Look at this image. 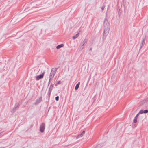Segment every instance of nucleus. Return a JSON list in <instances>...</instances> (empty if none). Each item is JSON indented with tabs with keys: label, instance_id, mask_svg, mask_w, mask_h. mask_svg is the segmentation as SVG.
Instances as JSON below:
<instances>
[{
	"label": "nucleus",
	"instance_id": "nucleus-1",
	"mask_svg": "<svg viewBox=\"0 0 148 148\" xmlns=\"http://www.w3.org/2000/svg\"><path fill=\"white\" fill-rule=\"evenodd\" d=\"M104 34H107L109 32L110 26L107 19H105L103 23Z\"/></svg>",
	"mask_w": 148,
	"mask_h": 148
},
{
	"label": "nucleus",
	"instance_id": "nucleus-2",
	"mask_svg": "<svg viewBox=\"0 0 148 148\" xmlns=\"http://www.w3.org/2000/svg\"><path fill=\"white\" fill-rule=\"evenodd\" d=\"M38 6H39V4H38V2L37 1L32 2L29 5L28 8H26L24 11H25L26 12L27 10L28 9V8L29 9L28 10H29L31 9H33V8H37Z\"/></svg>",
	"mask_w": 148,
	"mask_h": 148
},
{
	"label": "nucleus",
	"instance_id": "nucleus-3",
	"mask_svg": "<svg viewBox=\"0 0 148 148\" xmlns=\"http://www.w3.org/2000/svg\"><path fill=\"white\" fill-rule=\"evenodd\" d=\"M57 69L58 68H54L52 69L49 75V78H50V80L53 78Z\"/></svg>",
	"mask_w": 148,
	"mask_h": 148
},
{
	"label": "nucleus",
	"instance_id": "nucleus-4",
	"mask_svg": "<svg viewBox=\"0 0 148 148\" xmlns=\"http://www.w3.org/2000/svg\"><path fill=\"white\" fill-rule=\"evenodd\" d=\"M45 124L42 123L41 124L40 127V130L41 133H42L45 130Z\"/></svg>",
	"mask_w": 148,
	"mask_h": 148
},
{
	"label": "nucleus",
	"instance_id": "nucleus-5",
	"mask_svg": "<svg viewBox=\"0 0 148 148\" xmlns=\"http://www.w3.org/2000/svg\"><path fill=\"white\" fill-rule=\"evenodd\" d=\"M53 84H51L49 86L48 92V95L49 97L50 96L51 91L52 90L53 87Z\"/></svg>",
	"mask_w": 148,
	"mask_h": 148
},
{
	"label": "nucleus",
	"instance_id": "nucleus-6",
	"mask_svg": "<svg viewBox=\"0 0 148 148\" xmlns=\"http://www.w3.org/2000/svg\"><path fill=\"white\" fill-rule=\"evenodd\" d=\"M45 73V72H43L42 74H40V75L37 76L36 77V80H39L40 79L43 78L44 77Z\"/></svg>",
	"mask_w": 148,
	"mask_h": 148
},
{
	"label": "nucleus",
	"instance_id": "nucleus-7",
	"mask_svg": "<svg viewBox=\"0 0 148 148\" xmlns=\"http://www.w3.org/2000/svg\"><path fill=\"white\" fill-rule=\"evenodd\" d=\"M42 101V97H40L38 99L36 100V102L34 103V104L36 105H38Z\"/></svg>",
	"mask_w": 148,
	"mask_h": 148
},
{
	"label": "nucleus",
	"instance_id": "nucleus-8",
	"mask_svg": "<svg viewBox=\"0 0 148 148\" xmlns=\"http://www.w3.org/2000/svg\"><path fill=\"white\" fill-rule=\"evenodd\" d=\"M145 38H143L142 40V41L140 43V49L142 48L143 46L144 45L145 42Z\"/></svg>",
	"mask_w": 148,
	"mask_h": 148
},
{
	"label": "nucleus",
	"instance_id": "nucleus-9",
	"mask_svg": "<svg viewBox=\"0 0 148 148\" xmlns=\"http://www.w3.org/2000/svg\"><path fill=\"white\" fill-rule=\"evenodd\" d=\"M19 106V104L18 103H16L14 106V107L13 108V110L14 111H15L17 108H18Z\"/></svg>",
	"mask_w": 148,
	"mask_h": 148
},
{
	"label": "nucleus",
	"instance_id": "nucleus-10",
	"mask_svg": "<svg viewBox=\"0 0 148 148\" xmlns=\"http://www.w3.org/2000/svg\"><path fill=\"white\" fill-rule=\"evenodd\" d=\"M85 132L84 131H83L80 134L78 135L77 137V138H79L80 137H82L83 135H84L85 134Z\"/></svg>",
	"mask_w": 148,
	"mask_h": 148
},
{
	"label": "nucleus",
	"instance_id": "nucleus-11",
	"mask_svg": "<svg viewBox=\"0 0 148 148\" xmlns=\"http://www.w3.org/2000/svg\"><path fill=\"white\" fill-rule=\"evenodd\" d=\"M64 45L63 44H61L57 46L56 47V48H57V49H58L62 47Z\"/></svg>",
	"mask_w": 148,
	"mask_h": 148
},
{
	"label": "nucleus",
	"instance_id": "nucleus-12",
	"mask_svg": "<svg viewBox=\"0 0 148 148\" xmlns=\"http://www.w3.org/2000/svg\"><path fill=\"white\" fill-rule=\"evenodd\" d=\"M87 42V40L86 39H85L84 40V41H83L82 42V46H84V45L86 44Z\"/></svg>",
	"mask_w": 148,
	"mask_h": 148
},
{
	"label": "nucleus",
	"instance_id": "nucleus-13",
	"mask_svg": "<svg viewBox=\"0 0 148 148\" xmlns=\"http://www.w3.org/2000/svg\"><path fill=\"white\" fill-rule=\"evenodd\" d=\"M80 82H79L76 85L75 88V90H76L78 89V88L79 84H80Z\"/></svg>",
	"mask_w": 148,
	"mask_h": 148
},
{
	"label": "nucleus",
	"instance_id": "nucleus-14",
	"mask_svg": "<svg viewBox=\"0 0 148 148\" xmlns=\"http://www.w3.org/2000/svg\"><path fill=\"white\" fill-rule=\"evenodd\" d=\"M79 35V33H77L75 35H74L73 37V39H75L78 37Z\"/></svg>",
	"mask_w": 148,
	"mask_h": 148
},
{
	"label": "nucleus",
	"instance_id": "nucleus-15",
	"mask_svg": "<svg viewBox=\"0 0 148 148\" xmlns=\"http://www.w3.org/2000/svg\"><path fill=\"white\" fill-rule=\"evenodd\" d=\"M137 118L136 117H134L133 120V122L134 123H136L137 121Z\"/></svg>",
	"mask_w": 148,
	"mask_h": 148
},
{
	"label": "nucleus",
	"instance_id": "nucleus-16",
	"mask_svg": "<svg viewBox=\"0 0 148 148\" xmlns=\"http://www.w3.org/2000/svg\"><path fill=\"white\" fill-rule=\"evenodd\" d=\"M143 113H143V110H140L138 113L139 114H142Z\"/></svg>",
	"mask_w": 148,
	"mask_h": 148
},
{
	"label": "nucleus",
	"instance_id": "nucleus-17",
	"mask_svg": "<svg viewBox=\"0 0 148 148\" xmlns=\"http://www.w3.org/2000/svg\"><path fill=\"white\" fill-rule=\"evenodd\" d=\"M148 112V110H143V113H147Z\"/></svg>",
	"mask_w": 148,
	"mask_h": 148
},
{
	"label": "nucleus",
	"instance_id": "nucleus-18",
	"mask_svg": "<svg viewBox=\"0 0 148 148\" xmlns=\"http://www.w3.org/2000/svg\"><path fill=\"white\" fill-rule=\"evenodd\" d=\"M105 7V6L104 5H103L101 7V10H102V11H103L104 10Z\"/></svg>",
	"mask_w": 148,
	"mask_h": 148
},
{
	"label": "nucleus",
	"instance_id": "nucleus-19",
	"mask_svg": "<svg viewBox=\"0 0 148 148\" xmlns=\"http://www.w3.org/2000/svg\"><path fill=\"white\" fill-rule=\"evenodd\" d=\"M59 97L58 96H56L55 98V99L56 101H58L59 100Z\"/></svg>",
	"mask_w": 148,
	"mask_h": 148
},
{
	"label": "nucleus",
	"instance_id": "nucleus-20",
	"mask_svg": "<svg viewBox=\"0 0 148 148\" xmlns=\"http://www.w3.org/2000/svg\"><path fill=\"white\" fill-rule=\"evenodd\" d=\"M51 79H51L50 80V78H49V82H48V86H49V85L50 83V81H51Z\"/></svg>",
	"mask_w": 148,
	"mask_h": 148
},
{
	"label": "nucleus",
	"instance_id": "nucleus-21",
	"mask_svg": "<svg viewBox=\"0 0 148 148\" xmlns=\"http://www.w3.org/2000/svg\"><path fill=\"white\" fill-rule=\"evenodd\" d=\"M139 114L138 113L137 114V115H136V116L135 117H136V118H137Z\"/></svg>",
	"mask_w": 148,
	"mask_h": 148
},
{
	"label": "nucleus",
	"instance_id": "nucleus-22",
	"mask_svg": "<svg viewBox=\"0 0 148 148\" xmlns=\"http://www.w3.org/2000/svg\"><path fill=\"white\" fill-rule=\"evenodd\" d=\"M61 81H58L57 82V84H60L61 83Z\"/></svg>",
	"mask_w": 148,
	"mask_h": 148
},
{
	"label": "nucleus",
	"instance_id": "nucleus-23",
	"mask_svg": "<svg viewBox=\"0 0 148 148\" xmlns=\"http://www.w3.org/2000/svg\"><path fill=\"white\" fill-rule=\"evenodd\" d=\"M146 101V102L148 101V97L147 99L145 101Z\"/></svg>",
	"mask_w": 148,
	"mask_h": 148
},
{
	"label": "nucleus",
	"instance_id": "nucleus-24",
	"mask_svg": "<svg viewBox=\"0 0 148 148\" xmlns=\"http://www.w3.org/2000/svg\"><path fill=\"white\" fill-rule=\"evenodd\" d=\"M2 132H1L0 133V136L2 135Z\"/></svg>",
	"mask_w": 148,
	"mask_h": 148
},
{
	"label": "nucleus",
	"instance_id": "nucleus-25",
	"mask_svg": "<svg viewBox=\"0 0 148 148\" xmlns=\"http://www.w3.org/2000/svg\"><path fill=\"white\" fill-rule=\"evenodd\" d=\"M107 13H106V16H107Z\"/></svg>",
	"mask_w": 148,
	"mask_h": 148
},
{
	"label": "nucleus",
	"instance_id": "nucleus-26",
	"mask_svg": "<svg viewBox=\"0 0 148 148\" xmlns=\"http://www.w3.org/2000/svg\"><path fill=\"white\" fill-rule=\"evenodd\" d=\"M91 48H90V50H91Z\"/></svg>",
	"mask_w": 148,
	"mask_h": 148
}]
</instances>
